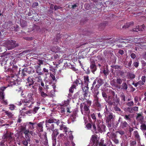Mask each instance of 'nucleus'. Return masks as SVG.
<instances>
[{
    "mask_svg": "<svg viewBox=\"0 0 146 146\" xmlns=\"http://www.w3.org/2000/svg\"><path fill=\"white\" fill-rule=\"evenodd\" d=\"M91 103L90 101L87 100L80 104V109L82 114L87 115L89 114L90 111L89 107L91 105Z\"/></svg>",
    "mask_w": 146,
    "mask_h": 146,
    "instance_id": "obj_1",
    "label": "nucleus"
},
{
    "mask_svg": "<svg viewBox=\"0 0 146 146\" xmlns=\"http://www.w3.org/2000/svg\"><path fill=\"white\" fill-rule=\"evenodd\" d=\"M51 50L56 54L54 55V58L56 59L64 54V49L63 47L60 48L58 46H54L52 48Z\"/></svg>",
    "mask_w": 146,
    "mask_h": 146,
    "instance_id": "obj_2",
    "label": "nucleus"
},
{
    "mask_svg": "<svg viewBox=\"0 0 146 146\" xmlns=\"http://www.w3.org/2000/svg\"><path fill=\"white\" fill-rule=\"evenodd\" d=\"M38 95L37 92L36 91L29 93L27 96L26 99L30 102H34L35 100V97H37Z\"/></svg>",
    "mask_w": 146,
    "mask_h": 146,
    "instance_id": "obj_3",
    "label": "nucleus"
},
{
    "mask_svg": "<svg viewBox=\"0 0 146 146\" xmlns=\"http://www.w3.org/2000/svg\"><path fill=\"white\" fill-rule=\"evenodd\" d=\"M46 126L48 127L50 124L52 123H56L57 125H59L60 124V121L58 119H56L54 118H50L49 119H46L45 121Z\"/></svg>",
    "mask_w": 146,
    "mask_h": 146,
    "instance_id": "obj_4",
    "label": "nucleus"
},
{
    "mask_svg": "<svg viewBox=\"0 0 146 146\" xmlns=\"http://www.w3.org/2000/svg\"><path fill=\"white\" fill-rule=\"evenodd\" d=\"M33 103V102H30L27 100H22L19 102L18 104L19 106H20L22 104H23V105L25 106H26L31 108V107L32 104Z\"/></svg>",
    "mask_w": 146,
    "mask_h": 146,
    "instance_id": "obj_5",
    "label": "nucleus"
},
{
    "mask_svg": "<svg viewBox=\"0 0 146 146\" xmlns=\"http://www.w3.org/2000/svg\"><path fill=\"white\" fill-rule=\"evenodd\" d=\"M21 131L23 132L25 135V137L27 138V137H29V134L32 135L33 132L32 131H30L29 129H27L26 127L25 126H21Z\"/></svg>",
    "mask_w": 146,
    "mask_h": 146,
    "instance_id": "obj_6",
    "label": "nucleus"
},
{
    "mask_svg": "<svg viewBox=\"0 0 146 146\" xmlns=\"http://www.w3.org/2000/svg\"><path fill=\"white\" fill-rule=\"evenodd\" d=\"M69 140H68L67 142L65 143L66 146H75V144L72 142V140L73 138V136L71 132H69Z\"/></svg>",
    "mask_w": 146,
    "mask_h": 146,
    "instance_id": "obj_7",
    "label": "nucleus"
},
{
    "mask_svg": "<svg viewBox=\"0 0 146 146\" xmlns=\"http://www.w3.org/2000/svg\"><path fill=\"white\" fill-rule=\"evenodd\" d=\"M104 114L106 118V122L108 123L111 121V119L113 118V114L107 111H105L104 112Z\"/></svg>",
    "mask_w": 146,
    "mask_h": 146,
    "instance_id": "obj_8",
    "label": "nucleus"
},
{
    "mask_svg": "<svg viewBox=\"0 0 146 146\" xmlns=\"http://www.w3.org/2000/svg\"><path fill=\"white\" fill-rule=\"evenodd\" d=\"M60 112L62 115L65 114V111L67 113H70L71 112L70 108L69 107H64L63 106L61 107V108L59 110Z\"/></svg>",
    "mask_w": 146,
    "mask_h": 146,
    "instance_id": "obj_9",
    "label": "nucleus"
},
{
    "mask_svg": "<svg viewBox=\"0 0 146 146\" xmlns=\"http://www.w3.org/2000/svg\"><path fill=\"white\" fill-rule=\"evenodd\" d=\"M86 127L88 129H91L92 131L93 132L96 133L97 132L96 127L94 124H92V125L90 123H88L86 125Z\"/></svg>",
    "mask_w": 146,
    "mask_h": 146,
    "instance_id": "obj_10",
    "label": "nucleus"
},
{
    "mask_svg": "<svg viewBox=\"0 0 146 146\" xmlns=\"http://www.w3.org/2000/svg\"><path fill=\"white\" fill-rule=\"evenodd\" d=\"M4 94L3 92H0V100L2 103L5 105H7L8 104L6 100H4Z\"/></svg>",
    "mask_w": 146,
    "mask_h": 146,
    "instance_id": "obj_11",
    "label": "nucleus"
},
{
    "mask_svg": "<svg viewBox=\"0 0 146 146\" xmlns=\"http://www.w3.org/2000/svg\"><path fill=\"white\" fill-rule=\"evenodd\" d=\"M145 27L143 25L137 26L135 28L133 29V31H141L144 30Z\"/></svg>",
    "mask_w": 146,
    "mask_h": 146,
    "instance_id": "obj_12",
    "label": "nucleus"
},
{
    "mask_svg": "<svg viewBox=\"0 0 146 146\" xmlns=\"http://www.w3.org/2000/svg\"><path fill=\"white\" fill-rule=\"evenodd\" d=\"M44 123V121H43L40 122L37 124L38 126V129L40 132H42L43 131V125Z\"/></svg>",
    "mask_w": 146,
    "mask_h": 146,
    "instance_id": "obj_13",
    "label": "nucleus"
},
{
    "mask_svg": "<svg viewBox=\"0 0 146 146\" xmlns=\"http://www.w3.org/2000/svg\"><path fill=\"white\" fill-rule=\"evenodd\" d=\"M105 126L102 124H100L98 125L97 130L99 132H102L104 131Z\"/></svg>",
    "mask_w": 146,
    "mask_h": 146,
    "instance_id": "obj_14",
    "label": "nucleus"
},
{
    "mask_svg": "<svg viewBox=\"0 0 146 146\" xmlns=\"http://www.w3.org/2000/svg\"><path fill=\"white\" fill-rule=\"evenodd\" d=\"M39 108L38 107H35L33 111L31 110L28 111L27 112V114L29 116L31 115V113L35 114L36 113V111L38 110Z\"/></svg>",
    "mask_w": 146,
    "mask_h": 146,
    "instance_id": "obj_15",
    "label": "nucleus"
},
{
    "mask_svg": "<svg viewBox=\"0 0 146 146\" xmlns=\"http://www.w3.org/2000/svg\"><path fill=\"white\" fill-rule=\"evenodd\" d=\"M27 81L26 85L27 86H29L33 84V82L31 78L29 77L27 79Z\"/></svg>",
    "mask_w": 146,
    "mask_h": 146,
    "instance_id": "obj_16",
    "label": "nucleus"
},
{
    "mask_svg": "<svg viewBox=\"0 0 146 146\" xmlns=\"http://www.w3.org/2000/svg\"><path fill=\"white\" fill-rule=\"evenodd\" d=\"M53 133L52 134V138L56 139L57 135L58 134V130L56 129L53 130Z\"/></svg>",
    "mask_w": 146,
    "mask_h": 146,
    "instance_id": "obj_17",
    "label": "nucleus"
},
{
    "mask_svg": "<svg viewBox=\"0 0 146 146\" xmlns=\"http://www.w3.org/2000/svg\"><path fill=\"white\" fill-rule=\"evenodd\" d=\"M35 124V123H32L31 122H29L28 124L29 129L30 130L33 129L34 128V125Z\"/></svg>",
    "mask_w": 146,
    "mask_h": 146,
    "instance_id": "obj_18",
    "label": "nucleus"
},
{
    "mask_svg": "<svg viewBox=\"0 0 146 146\" xmlns=\"http://www.w3.org/2000/svg\"><path fill=\"white\" fill-rule=\"evenodd\" d=\"M84 79L85 86H88V82H89L88 77L87 76H85L84 77Z\"/></svg>",
    "mask_w": 146,
    "mask_h": 146,
    "instance_id": "obj_19",
    "label": "nucleus"
},
{
    "mask_svg": "<svg viewBox=\"0 0 146 146\" xmlns=\"http://www.w3.org/2000/svg\"><path fill=\"white\" fill-rule=\"evenodd\" d=\"M69 100H68L66 101H64L62 102V106L64 107H67V106L69 104Z\"/></svg>",
    "mask_w": 146,
    "mask_h": 146,
    "instance_id": "obj_20",
    "label": "nucleus"
},
{
    "mask_svg": "<svg viewBox=\"0 0 146 146\" xmlns=\"http://www.w3.org/2000/svg\"><path fill=\"white\" fill-rule=\"evenodd\" d=\"M48 127H46L47 128V129L49 131H50V130H51L52 131H53L54 128V125L53 124H52L51 125L49 124V125H48Z\"/></svg>",
    "mask_w": 146,
    "mask_h": 146,
    "instance_id": "obj_21",
    "label": "nucleus"
},
{
    "mask_svg": "<svg viewBox=\"0 0 146 146\" xmlns=\"http://www.w3.org/2000/svg\"><path fill=\"white\" fill-rule=\"evenodd\" d=\"M133 22H131L129 23H127L125 25H124L123 28L125 27V28H128L131 26L133 25Z\"/></svg>",
    "mask_w": 146,
    "mask_h": 146,
    "instance_id": "obj_22",
    "label": "nucleus"
},
{
    "mask_svg": "<svg viewBox=\"0 0 146 146\" xmlns=\"http://www.w3.org/2000/svg\"><path fill=\"white\" fill-rule=\"evenodd\" d=\"M97 139L96 135H92V138L91 139V140L94 143L96 141Z\"/></svg>",
    "mask_w": 146,
    "mask_h": 146,
    "instance_id": "obj_23",
    "label": "nucleus"
},
{
    "mask_svg": "<svg viewBox=\"0 0 146 146\" xmlns=\"http://www.w3.org/2000/svg\"><path fill=\"white\" fill-rule=\"evenodd\" d=\"M127 86L125 82L123 83L122 84L121 89L126 90L127 89Z\"/></svg>",
    "mask_w": 146,
    "mask_h": 146,
    "instance_id": "obj_24",
    "label": "nucleus"
},
{
    "mask_svg": "<svg viewBox=\"0 0 146 146\" xmlns=\"http://www.w3.org/2000/svg\"><path fill=\"white\" fill-rule=\"evenodd\" d=\"M77 116V115L76 113H75L74 114L72 115L71 116L70 119H71V120L73 122L75 120Z\"/></svg>",
    "mask_w": 146,
    "mask_h": 146,
    "instance_id": "obj_25",
    "label": "nucleus"
},
{
    "mask_svg": "<svg viewBox=\"0 0 146 146\" xmlns=\"http://www.w3.org/2000/svg\"><path fill=\"white\" fill-rule=\"evenodd\" d=\"M60 129L61 130L64 129V131L66 133L67 132V128L65 125H63L60 124Z\"/></svg>",
    "mask_w": 146,
    "mask_h": 146,
    "instance_id": "obj_26",
    "label": "nucleus"
},
{
    "mask_svg": "<svg viewBox=\"0 0 146 146\" xmlns=\"http://www.w3.org/2000/svg\"><path fill=\"white\" fill-rule=\"evenodd\" d=\"M127 125V123L126 121H124L121 123L120 125L121 128L124 129Z\"/></svg>",
    "mask_w": 146,
    "mask_h": 146,
    "instance_id": "obj_27",
    "label": "nucleus"
},
{
    "mask_svg": "<svg viewBox=\"0 0 146 146\" xmlns=\"http://www.w3.org/2000/svg\"><path fill=\"white\" fill-rule=\"evenodd\" d=\"M20 24L21 26L24 27L27 26V23L26 21H25L21 20L20 21Z\"/></svg>",
    "mask_w": 146,
    "mask_h": 146,
    "instance_id": "obj_28",
    "label": "nucleus"
},
{
    "mask_svg": "<svg viewBox=\"0 0 146 146\" xmlns=\"http://www.w3.org/2000/svg\"><path fill=\"white\" fill-rule=\"evenodd\" d=\"M133 134L136 137V138L138 140H140V138L139 136V133H138L137 131H135L134 132Z\"/></svg>",
    "mask_w": 146,
    "mask_h": 146,
    "instance_id": "obj_29",
    "label": "nucleus"
},
{
    "mask_svg": "<svg viewBox=\"0 0 146 146\" xmlns=\"http://www.w3.org/2000/svg\"><path fill=\"white\" fill-rule=\"evenodd\" d=\"M141 129L143 131L146 130V125L144 123H141Z\"/></svg>",
    "mask_w": 146,
    "mask_h": 146,
    "instance_id": "obj_30",
    "label": "nucleus"
},
{
    "mask_svg": "<svg viewBox=\"0 0 146 146\" xmlns=\"http://www.w3.org/2000/svg\"><path fill=\"white\" fill-rule=\"evenodd\" d=\"M48 92V91L46 90V93H45L43 91L42 92H41L39 93V94H40L41 96L42 97H45L47 96V94H46V93H47Z\"/></svg>",
    "mask_w": 146,
    "mask_h": 146,
    "instance_id": "obj_31",
    "label": "nucleus"
},
{
    "mask_svg": "<svg viewBox=\"0 0 146 146\" xmlns=\"http://www.w3.org/2000/svg\"><path fill=\"white\" fill-rule=\"evenodd\" d=\"M90 67H91V68L92 69V71L94 73L96 70L95 65L94 64H92L90 66Z\"/></svg>",
    "mask_w": 146,
    "mask_h": 146,
    "instance_id": "obj_32",
    "label": "nucleus"
},
{
    "mask_svg": "<svg viewBox=\"0 0 146 146\" xmlns=\"http://www.w3.org/2000/svg\"><path fill=\"white\" fill-rule=\"evenodd\" d=\"M76 87V86L75 85H72L69 89V92L71 93H73V90H74V89Z\"/></svg>",
    "mask_w": 146,
    "mask_h": 146,
    "instance_id": "obj_33",
    "label": "nucleus"
},
{
    "mask_svg": "<svg viewBox=\"0 0 146 146\" xmlns=\"http://www.w3.org/2000/svg\"><path fill=\"white\" fill-rule=\"evenodd\" d=\"M50 7L51 9H54L55 10L59 8L58 7L56 6H55L54 5L52 4H51L50 5Z\"/></svg>",
    "mask_w": 146,
    "mask_h": 146,
    "instance_id": "obj_34",
    "label": "nucleus"
},
{
    "mask_svg": "<svg viewBox=\"0 0 146 146\" xmlns=\"http://www.w3.org/2000/svg\"><path fill=\"white\" fill-rule=\"evenodd\" d=\"M5 137L8 139H12V137L11 135L10 134H6L5 135Z\"/></svg>",
    "mask_w": 146,
    "mask_h": 146,
    "instance_id": "obj_35",
    "label": "nucleus"
},
{
    "mask_svg": "<svg viewBox=\"0 0 146 146\" xmlns=\"http://www.w3.org/2000/svg\"><path fill=\"white\" fill-rule=\"evenodd\" d=\"M97 83L98 85L100 86L103 84V82L102 79H99L97 80Z\"/></svg>",
    "mask_w": 146,
    "mask_h": 146,
    "instance_id": "obj_36",
    "label": "nucleus"
},
{
    "mask_svg": "<svg viewBox=\"0 0 146 146\" xmlns=\"http://www.w3.org/2000/svg\"><path fill=\"white\" fill-rule=\"evenodd\" d=\"M43 60H38L37 62V64L38 65V66H40L43 64Z\"/></svg>",
    "mask_w": 146,
    "mask_h": 146,
    "instance_id": "obj_37",
    "label": "nucleus"
},
{
    "mask_svg": "<svg viewBox=\"0 0 146 146\" xmlns=\"http://www.w3.org/2000/svg\"><path fill=\"white\" fill-rule=\"evenodd\" d=\"M117 83L119 84H121L122 83V80L119 78H117L116 79Z\"/></svg>",
    "mask_w": 146,
    "mask_h": 146,
    "instance_id": "obj_38",
    "label": "nucleus"
},
{
    "mask_svg": "<svg viewBox=\"0 0 146 146\" xmlns=\"http://www.w3.org/2000/svg\"><path fill=\"white\" fill-rule=\"evenodd\" d=\"M126 104L128 106H132L133 105L134 102L132 101L129 102H128Z\"/></svg>",
    "mask_w": 146,
    "mask_h": 146,
    "instance_id": "obj_39",
    "label": "nucleus"
},
{
    "mask_svg": "<svg viewBox=\"0 0 146 146\" xmlns=\"http://www.w3.org/2000/svg\"><path fill=\"white\" fill-rule=\"evenodd\" d=\"M130 144L132 146H134L136 144V142L135 141H130Z\"/></svg>",
    "mask_w": 146,
    "mask_h": 146,
    "instance_id": "obj_40",
    "label": "nucleus"
},
{
    "mask_svg": "<svg viewBox=\"0 0 146 146\" xmlns=\"http://www.w3.org/2000/svg\"><path fill=\"white\" fill-rule=\"evenodd\" d=\"M32 88L34 90H33V89H31V90L32 91V92H36V89L37 88L35 86H32Z\"/></svg>",
    "mask_w": 146,
    "mask_h": 146,
    "instance_id": "obj_41",
    "label": "nucleus"
},
{
    "mask_svg": "<svg viewBox=\"0 0 146 146\" xmlns=\"http://www.w3.org/2000/svg\"><path fill=\"white\" fill-rule=\"evenodd\" d=\"M111 85L112 86H117V85L115 83V80L114 79L112 80L111 82Z\"/></svg>",
    "mask_w": 146,
    "mask_h": 146,
    "instance_id": "obj_42",
    "label": "nucleus"
},
{
    "mask_svg": "<svg viewBox=\"0 0 146 146\" xmlns=\"http://www.w3.org/2000/svg\"><path fill=\"white\" fill-rule=\"evenodd\" d=\"M53 140L52 141V146H55L56 145V139L52 138Z\"/></svg>",
    "mask_w": 146,
    "mask_h": 146,
    "instance_id": "obj_43",
    "label": "nucleus"
},
{
    "mask_svg": "<svg viewBox=\"0 0 146 146\" xmlns=\"http://www.w3.org/2000/svg\"><path fill=\"white\" fill-rule=\"evenodd\" d=\"M144 83L142 81H139L137 82V84H138L139 86H141L142 85L144 84Z\"/></svg>",
    "mask_w": 146,
    "mask_h": 146,
    "instance_id": "obj_44",
    "label": "nucleus"
},
{
    "mask_svg": "<svg viewBox=\"0 0 146 146\" xmlns=\"http://www.w3.org/2000/svg\"><path fill=\"white\" fill-rule=\"evenodd\" d=\"M15 108V106L13 104H11L10 105L9 108L11 110H14Z\"/></svg>",
    "mask_w": 146,
    "mask_h": 146,
    "instance_id": "obj_45",
    "label": "nucleus"
},
{
    "mask_svg": "<svg viewBox=\"0 0 146 146\" xmlns=\"http://www.w3.org/2000/svg\"><path fill=\"white\" fill-rule=\"evenodd\" d=\"M124 118L127 120H128L129 121H130L131 119L129 118V115H126L124 116Z\"/></svg>",
    "mask_w": 146,
    "mask_h": 146,
    "instance_id": "obj_46",
    "label": "nucleus"
},
{
    "mask_svg": "<svg viewBox=\"0 0 146 146\" xmlns=\"http://www.w3.org/2000/svg\"><path fill=\"white\" fill-rule=\"evenodd\" d=\"M130 78L131 79L134 78H135V75L134 74H129Z\"/></svg>",
    "mask_w": 146,
    "mask_h": 146,
    "instance_id": "obj_47",
    "label": "nucleus"
},
{
    "mask_svg": "<svg viewBox=\"0 0 146 146\" xmlns=\"http://www.w3.org/2000/svg\"><path fill=\"white\" fill-rule=\"evenodd\" d=\"M103 72L104 74L106 75H107L108 74V70H104L103 71Z\"/></svg>",
    "mask_w": 146,
    "mask_h": 146,
    "instance_id": "obj_48",
    "label": "nucleus"
},
{
    "mask_svg": "<svg viewBox=\"0 0 146 146\" xmlns=\"http://www.w3.org/2000/svg\"><path fill=\"white\" fill-rule=\"evenodd\" d=\"M36 79L37 81L39 82L42 81V79L41 78L40 76H39L38 77H37L36 78Z\"/></svg>",
    "mask_w": 146,
    "mask_h": 146,
    "instance_id": "obj_49",
    "label": "nucleus"
},
{
    "mask_svg": "<svg viewBox=\"0 0 146 146\" xmlns=\"http://www.w3.org/2000/svg\"><path fill=\"white\" fill-rule=\"evenodd\" d=\"M35 68L36 69V72H37V71L40 72V70H41V68L40 66H36V67H35Z\"/></svg>",
    "mask_w": 146,
    "mask_h": 146,
    "instance_id": "obj_50",
    "label": "nucleus"
},
{
    "mask_svg": "<svg viewBox=\"0 0 146 146\" xmlns=\"http://www.w3.org/2000/svg\"><path fill=\"white\" fill-rule=\"evenodd\" d=\"M130 56L131 58L133 59H135L136 57V55L135 54L133 53L130 54Z\"/></svg>",
    "mask_w": 146,
    "mask_h": 146,
    "instance_id": "obj_51",
    "label": "nucleus"
},
{
    "mask_svg": "<svg viewBox=\"0 0 146 146\" xmlns=\"http://www.w3.org/2000/svg\"><path fill=\"white\" fill-rule=\"evenodd\" d=\"M22 143L24 145L27 146L28 143L27 141L25 140L23 141H22Z\"/></svg>",
    "mask_w": 146,
    "mask_h": 146,
    "instance_id": "obj_52",
    "label": "nucleus"
},
{
    "mask_svg": "<svg viewBox=\"0 0 146 146\" xmlns=\"http://www.w3.org/2000/svg\"><path fill=\"white\" fill-rule=\"evenodd\" d=\"M117 133H119V134L121 135H123L125 133V132L123 131L120 130L117 131Z\"/></svg>",
    "mask_w": 146,
    "mask_h": 146,
    "instance_id": "obj_53",
    "label": "nucleus"
},
{
    "mask_svg": "<svg viewBox=\"0 0 146 146\" xmlns=\"http://www.w3.org/2000/svg\"><path fill=\"white\" fill-rule=\"evenodd\" d=\"M141 63L142 64V66L143 67L145 66L146 65V62L143 60L141 61Z\"/></svg>",
    "mask_w": 146,
    "mask_h": 146,
    "instance_id": "obj_54",
    "label": "nucleus"
},
{
    "mask_svg": "<svg viewBox=\"0 0 146 146\" xmlns=\"http://www.w3.org/2000/svg\"><path fill=\"white\" fill-rule=\"evenodd\" d=\"M43 72L44 73H46L47 74H48V70L45 68H43Z\"/></svg>",
    "mask_w": 146,
    "mask_h": 146,
    "instance_id": "obj_55",
    "label": "nucleus"
},
{
    "mask_svg": "<svg viewBox=\"0 0 146 146\" xmlns=\"http://www.w3.org/2000/svg\"><path fill=\"white\" fill-rule=\"evenodd\" d=\"M38 5V3L37 2H35L33 4L32 7H35L37 6Z\"/></svg>",
    "mask_w": 146,
    "mask_h": 146,
    "instance_id": "obj_56",
    "label": "nucleus"
},
{
    "mask_svg": "<svg viewBox=\"0 0 146 146\" xmlns=\"http://www.w3.org/2000/svg\"><path fill=\"white\" fill-rule=\"evenodd\" d=\"M127 110L129 112L131 113L132 112L133 110L132 108H131L130 107H128L127 108Z\"/></svg>",
    "mask_w": 146,
    "mask_h": 146,
    "instance_id": "obj_57",
    "label": "nucleus"
},
{
    "mask_svg": "<svg viewBox=\"0 0 146 146\" xmlns=\"http://www.w3.org/2000/svg\"><path fill=\"white\" fill-rule=\"evenodd\" d=\"M141 80L142 81L145 83V76H142L141 78Z\"/></svg>",
    "mask_w": 146,
    "mask_h": 146,
    "instance_id": "obj_58",
    "label": "nucleus"
},
{
    "mask_svg": "<svg viewBox=\"0 0 146 146\" xmlns=\"http://www.w3.org/2000/svg\"><path fill=\"white\" fill-rule=\"evenodd\" d=\"M64 135L63 133H60V135L58 136V139H61Z\"/></svg>",
    "mask_w": 146,
    "mask_h": 146,
    "instance_id": "obj_59",
    "label": "nucleus"
},
{
    "mask_svg": "<svg viewBox=\"0 0 146 146\" xmlns=\"http://www.w3.org/2000/svg\"><path fill=\"white\" fill-rule=\"evenodd\" d=\"M7 87H7H1L0 88V90H1L2 91V92H3V91Z\"/></svg>",
    "mask_w": 146,
    "mask_h": 146,
    "instance_id": "obj_60",
    "label": "nucleus"
},
{
    "mask_svg": "<svg viewBox=\"0 0 146 146\" xmlns=\"http://www.w3.org/2000/svg\"><path fill=\"white\" fill-rule=\"evenodd\" d=\"M138 62H134L133 63V65L135 67H137L138 66Z\"/></svg>",
    "mask_w": 146,
    "mask_h": 146,
    "instance_id": "obj_61",
    "label": "nucleus"
},
{
    "mask_svg": "<svg viewBox=\"0 0 146 146\" xmlns=\"http://www.w3.org/2000/svg\"><path fill=\"white\" fill-rule=\"evenodd\" d=\"M132 108L133 110H134L135 111H137L138 110V107H137L135 106Z\"/></svg>",
    "mask_w": 146,
    "mask_h": 146,
    "instance_id": "obj_62",
    "label": "nucleus"
},
{
    "mask_svg": "<svg viewBox=\"0 0 146 146\" xmlns=\"http://www.w3.org/2000/svg\"><path fill=\"white\" fill-rule=\"evenodd\" d=\"M54 90L53 91H51V94H50V96H54Z\"/></svg>",
    "mask_w": 146,
    "mask_h": 146,
    "instance_id": "obj_63",
    "label": "nucleus"
},
{
    "mask_svg": "<svg viewBox=\"0 0 146 146\" xmlns=\"http://www.w3.org/2000/svg\"><path fill=\"white\" fill-rule=\"evenodd\" d=\"M143 58L146 60V52H145L143 54Z\"/></svg>",
    "mask_w": 146,
    "mask_h": 146,
    "instance_id": "obj_64",
    "label": "nucleus"
}]
</instances>
